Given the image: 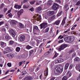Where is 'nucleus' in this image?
Returning a JSON list of instances; mask_svg holds the SVG:
<instances>
[{
    "instance_id": "bf43d9fd",
    "label": "nucleus",
    "mask_w": 80,
    "mask_h": 80,
    "mask_svg": "<svg viewBox=\"0 0 80 80\" xmlns=\"http://www.w3.org/2000/svg\"><path fill=\"white\" fill-rule=\"evenodd\" d=\"M49 53H50V52H48L46 53H45V54H44V55H48V54H49Z\"/></svg>"
},
{
    "instance_id": "4d7b16f0",
    "label": "nucleus",
    "mask_w": 80,
    "mask_h": 80,
    "mask_svg": "<svg viewBox=\"0 0 80 80\" xmlns=\"http://www.w3.org/2000/svg\"><path fill=\"white\" fill-rule=\"evenodd\" d=\"M38 70H40V69H39V67H38L35 70V71L36 72H37L38 71Z\"/></svg>"
},
{
    "instance_id": "c85d7f7f",
    "label": "nucleus",
    "mask_w": 80,
    "mask_h": 80,
    "mask_svg": "<svg viewBox=\"0 0 80 80\" xmlns=\"http://www.w3.org/2000/svg\"><path fill=\"white\" fill-rule=\"evenodd\" d=\"M5 38L6 39H10V38L8 36V34H7L5 36Z\"/></svg>"
},
{
    "instance_id": "338daca9",
    "label": "nucleus",
    "mask_w": 80,
    "mask_h": 80,
    "mask_svg": "<svg viewBox=\"0 0 80 80\" xmlns=\"http://www.w3.org/2000/svg\"><path fill=\"white\" fill-rule=\"evenodd\" d=\"M54 79H55V78L53 77V78H51L50 80H54Z\"/></svg>"
},
{
    "instance_id": "864d4df0",
    "label": "nucleus",
    "mask_w": 80,
    "mask_h": 80,
    "mask_svg": "<svg viewBox=\"0 0 80 80\" xmlns=\"http://www.w3.org/2000/svg\"><path fill=\"white\" fill-rule=\"evenodd\" d=\"M11 9H9L8 11V12L6 14V15H7L8 13H10V12H11Z\"/></svg>"
},
{
    "instance_id": "6ab92c4d",
    "label": "nucleus",
    "mask_w": 80,
    "mask_h": 80,
    "mask_svg": "<svg viewBox=\"0 0 80 80\" xmlns=\"http://www.w3.org/2000/svg\"><path fill=\"white\" fill-rule=\"evenodd\" d=\"M52 5V1H48L47 3L48 6H51Z\"/></svg>"
},
{
    "instance_id": "4468645a",
    "label": "nucleus",
    "mask_w": 80,
    "mask_h": 80,
    "mask_svg": "<svg viewBox=\"0 0 80 80\" xmlns=\"http://www.w3.org/2000/svg\"><path fill=\"white\" fill-rule=\"evenodd\" d=\"M7 57H8V58H12L14 57V55L12 54L9 53L7 54Z\"/></svg>"
},
{
    "instance_id": "052dcab7",
    "label": "nucleus",
    "mask_w": 80,
    "mask_h": 80,
    "mask_svg": "<svg viewBox=\"0 0 80 80\" xmlns=\"http://www.w3.org/2000/svg\"><path fill=\"white\" fill-rule=\"evenodd\" d=\"M77 80H80V74L79 75V77L77 78Z\"/></svg>"
},
{
    "instance_id": "5fc2aeb1",
    "label": "nucleus",
    "mask_w": 80,
    "mask_h": 80,
    "mask_svg": "<svg viewBox=\"0 0 80 80\" xmlns=\"http://www.w3.org/2000/svg\"><path fill=\"white\" fill-rule=\"evenodd\" d=\"M17 22V21H15V20H13L12 22V24H13L14 25H15V24H16V23Z\"/></svg>"
},
{
    "instance_id": "c03bdc74",
    "label": "nucleus",
    "mask_w": 80,
    "mask_h": 80,
    "mask_svg": "<svg viewBox=\"0 0 80 80\" xmlns=\"http://www.w3.org/2000/svg\"><path fill=\"white\" fill-rule=\"evenodd\" d=\"M74 60H80V58L78 57H76L74 59Z\"/></svg>"
},
{
    "instance_id": "2eb2a0df",
    "label": "nucleus",
    "mask_w": 80,
    "mask_h": 80,
    "mask_svg": "<svg viewBox=\"0 0 80 80\" xmlns=\"http://www.w3.org/2000/svg\"><path fill=\"white\" fill-rule=\"evenodd\" d=\"M33 32H35L36 30H38L39 29H38V27L37 26H35L33 27Z\"/></svg>"
},
{
    "instance_id": "423d86ee",
    "label": "nucleus",
    "mask_w": 80,
    "mask_h": 80,
    "mask_svg": "<svg viewBox=\"0 0 80 80\" xmlns=\"http://www.w3.org/2000/svg\"><path fill=\"white\" fill-rule=\"evenodd\" d=\"M55 14V12L53 11H48L47 12V15L48 16H52Z\"/></svg>"
},
{
    "instance_id": "49530a36",
    "label": "nucleus",
    "mask_w": 80,
    "mask_h": 80,
    "mask_svg": "<svg viewBox=\"0 0 80 80\" xmlns=\"http://www.w3.org/2000/svg\"><path fill=\"white\" fill-rule=\"evenodd\" d=\"M55 2H57L58 3H61V1H60V0H55Z\"/></svg>"
},
{
    "instance_id": "9b49d317",
    "label": "nucleus",
    "mask_w": 80,
    "mask_h": 80,
    "mask_svg": "<svg viewBox=\"0 0 80 80\" xmlns=\"http://www.w3.org/2000/svg\"><path fill=\"white\" fill-rule=\"evenodd\" d=\"M25 37L24 35H22L20 36L19 40L20 42H23L25 40Z\"/></svg>"
},
{
    "instance_id": "e2e57ef3",
    "label": "nucleus",
    "mask_w": 80,
    "mask_h": 80,
    "mask_svg": "<svg viewBox=\"0 0 80 80\" xmlns=\"http://www.w3.org/2000/svg\"><path fill=\"white\" fill-rule=\"evenodd\" d=\"M72 67H73V65H70L69 67V69H71V68H72Z\"/></svg>"
},
{
    "instance_id": "39448f33",
    "label": "nucleus",
    "mask_w": 80,
    "mask_h": 80,
    "mask_svg": "<svg viewBox=\"0 0 80 80\" xmlns=\"http://www.w3.org/2000/svg\"><path fill=\"white\" fill-rule=\"evenodd\" d=\"M10 34L12 35L13 37H15L16 34H15V31H14V30H13V29H12L10 31Z\"/></svg>"
},
{
    "instance_id": "a878e982",
    "label": "nucleus",
    "mask_w": 80,
    "mask_h": 80,
    "mask_svg": "<svg viewBox=\"0 0 80 80\" xmlns=\"http://www.w3.org/2000/svg\"><path fill=\"white\" fill-rule=\"evenodd\" d=\"M68 66H69V63H67L65 67V70H67V69L68 68Z\"/></svg>"
},
{
    "instance_id": "de8ad7c7",
    "label": "nucleus",
    "mask_w": 80,
    "mask_h": 80,
    "mask_svg": "<svg viewBox=\"0 0 80 80\" xmlns=\"http://www.w3.org/2000/svg\"><path fill=\"white\" fill-rule=\"evenodd\" d=\"M3 53H4V54H7V53L9 52L5 51H3Z\"/></svg>"
},
{
    "instance_id": "7c9ffc66",
    "label": "nucleus",
    "mask_w": 80,
    "mask_h": 80,
    "mask_svg": "<svg viewBox=\"0 0 80 80\" xmlns=\"http://www.w3.org/2000/svg\"><path fill=\"white\" fill-rule=\"evenodd\" d=\"M36 0H34L33 1H31L30 2V3L31 4V5H34L35 3V2H36Z\"/></svg>"
},
{
    "instance_id": "09e8293b",
    "label": "nucleus",
    "mask_w": 80,
    "mask_h": 80,
    "mask_svg": "<svg viewBox=\"0 0 80 80\" xmlns=\"http://www.w3.org/2000/svg\"><path fill=\"white\" fill-rule=\"evenodd\" d=\"M80 5V1H78L76 3V5H77V6H78V5Z\"/></svg>"
},
{
    "instance_id": "6e6552de",
    "label": "nucleus",
    "mask_w": 80,
    "mask_h": 80,
    "mask_svg": "<svg viewBox=\"0 0 80 80\" xmlns=\"http://www.w3.org/2000/svg\"><path fill=\"white\" fill-rule=\"evenodd\" d=\"M0 45L2 48H4L5 47L7 46V44L6 43L1 41L0 42Z\"/></svg>"
},
{
    "instance_id": "5701e85b",
    "label": "nucleus",
    "mask_w": 80,
    "mask_h": 80,
    "mask_svg": "<svg viewBox=\"0 0 80 80\" xmlns=\"http://www.w3.org/2000/svg\"><path fill=\"white\" fill-rule=\"evenodd\" d=\"M76 68L77 70H79L80 68V65L78 64H77L76 67Z\"/></svg>"
},
{
    "instance_id": "a211bd4d",
    "label": "nucleus",
    "mask_w": 80,
    "mask_h": 80,
    "mask_svg": "<svg viewBox=\"0 0 80 80\" xmlns=\"http://www.w3.org/2000/svg\"><path fill=\"white\" fill-rule=\"evenodd\" d=\"M32 78L30 76H28L26 77L24 79V80H31Z\"/></svg>"
},
{
    "instance_id": "69168bd1",
    "label": "nucleus",
    "mask_w": 80,
    "mask_h": 80,
    "mask_svg": "<svg viewBox=\"0 0 80 80\" xmlns=\"http://www.w3.org/2000/svg\"><path fill=\"white\" fill-rule=\"evenodd\" d=\"M76 55V54L75 53H73L72 54V57H75Z\"/></svg>"
},
{
    "instance_id": "9d476101",
    "label": "nucleus",
    "mask_w": 80,
    "mask_h": 80,
    "mask_svg": "<svg viewBox=\"0 0 80 80\" xmlns=\"http://www.w3.org/2000/svg\"><path fill=\"white\" fill-rule=\"evenodd\" d=\"M4 50H6V51H7L8 53H10L11 52H12V50L11 49V48L10 47H7L6 48L4 49Z\"/></svg>"
},
{
    "instance_id": "37998d69",
    "label": "nucleus",
    "mask_w": 80,
    "mask_h": 80,
    "mask_svg": "<svg viewBox=\"0 0 80 80\" xmlns=\"http://www.w3.org/2000/svg\"><path fill=\"white\" fill-rule=\"evenodd\" d=\"M70 29H68V30L64 31V33H67V32H70Z\"/></svg>"
},
{
    "instance_id": "603ef678",
    "label": "nucleus",
    "mask_w": 80,
    "mask_h": 80,
    "mask_svg": "<svg viewBox=\"0 0 80 80\" xmlns=\"http://www.w3.org/2000/svg\"><path fill=\"white\" fill-rule=\"evenodd\" d=\"M4 24V21H1L0 22V26L2 25H3Z\"/></svg>"
},
{
    "instance_id": "2f4dec72",
    "label": "nucleus",
    "mask_w": 80,
    "mask_h": 80,
    "mask_svg": "<svg viewBox=\"0 0 80 80\" xmlns=\"http://www.w3.org/2000/svg\"><path fill=\"white\" fill-rule=\"evenodd\" d=\"M62 11L59 12L57 14V16L59 17V16H60V15H62Z\"/></svg>"
},
{
    "instance_id": "a18cd8bd",
    "label": "nucleus",
    "mask_w": 80,
    "mask_h": 80,
    "mask_svg": "<svg viewBox=\"0 0 80 80\" xmlns=\"http://www.w3.org/2000/svg\"><path fill=\"white\" fill-rule=\"evenodd\" d=\"M62 42H63V39L60 40L58 42L59 43H62Z\"/></svg>"
},
{
    "instance_id": "cd10ccee",
    "label": "nucleus",
    "mask_w": 80,
    "mask_h": 80,
    "mask_svg": "<svg viewBox=\"0 0 80 80\" xmlns=\"http://www.w3.org/2000/svg\"><path fill=\"white\" fill-rule=\"evenodd\" d=\"M56 62L57 63H62V62H63V61L62 60H56Z\"/></svg>"
},
{
    "instance_id": "6e6d98bb",
    "label": "nucleus",
    "mask_w": 80,
    "mask_h": 80,
    "mask_svg": "<svg viewBox=\"0 0 80 80\" xmlns=\"http://www.w3.org/2000/svg\"><path fill=\"white\" fill-rule=\"evenodd\" d=\"M29 10H30L31 11V12H33V11L34 10L33 8H32Z\"/></svg>"
},
{
    "instance_id": "20e7f679",
    "label": "nucleus",
    "mask_w": 80,
    "mask_h": 80,
    "mask_svg": "<svg viewBox=\"0 0 80 80\" xmlns=\"http://www.w3.org/2000/svg\"><path fill=\"white\" fill-rule=\"evenodd\" d=\"M48 25L47 23L46 22H44L41 23L40 25L41 27V29H42V28L45 29L47 27Z\"/></svg>"
},
{
    "instance_id": "ea45409f",
    "label": "nucleus",
    "mask_w": 80,
    "mask_h": 80,
    "mask_svg": "<svg viewBox=\"0 0 80 80\" xmlns=\"http://www.w3.org/2000/svg\"><path fill=\"white\" fill-rule=\"evenodd\" d=\"M23 67L24 70H25V69L24 68H25L27 67V64H25V63H24L23 65Z\"/></svg>"
},
{
    "instance_id": "412c9836",
    "label": "nucleus",
    "mask_w": 80,
    "mask_h": 80,
    "mask_svg": "<svg viewBox=\"0 0 80 80\" xmlns=\"http://www.w3.org/2000/svg\"><path fill=\"white\" fill-rule=\"evenodd\" d=\"M19 28H23V27H24V26L22 23H19Z\"/></svg>"
},
{
    "instance_id": "f8f14e48",
    "label": "nucleus",
    "mask_w": 80,
    "mask_h": 80,
    "mask_svg": "<svg viewBox=\"0 0 80 80\" xmlns=\"http://www.w3.org/2000/svg\"><path fill=\"white\" fill-rule=\"evenodd\" d=\"M55 15H54L51 17L49 18V20L50 22H52L53 20H54L55 18L56 17Z\"/></svg>"
},
{
    "instance_id": "c756f323",
    "label": "nucleus",
    "mask_w": 80,
    "mask_h": 80,
    "mask_svg": "<svg viewBox=\"0 0 80 80\" xmlns=\"http://www.w3.org/2000/svg\"><path fill=\"white\" fill-rule=\"evenodd\" d=\"M67 77L66 76H65L64 77H63L62 78V80H67Z\"/></svg>"
},
{
    "instance_id": "79ce46f5",
    "label": "nucleus",
    "mask_w": 80,
    "mask_h": 80,
    "mask_svg": "<svg viewBox=\"0 0 80 80\" xmlns=\"http://www.w3.org/2000/svg\"><path fill=\"white\" fill-rule=\"evenodd\" d=\"M58 55V53H57V52H56L55 55L54 56V58H56V57H57V55Z\"/></svg>"
},
{
    "instance_id": "393cba45",
    "label": "nucleus",
    "mask_w": 80,
    "mask_h": 80,
    "mask_svg": "<svg viewBox=\"0 0 80 80\" xmlns=\"http://www.w3.org/2000/svg\"><path fill=\"white\" fill-rule=\"evenodd\" d=\"M64 40L65 42H68L69 40V37H65L64 38Z\"/></svg>"
},
{
    "instance_id": "13d9d810",
    "label": "nucleus",
    "mask_w": 80,
    "mask_h": 80,
    "mask_svg": "<svg viewBox=\"0 0 80 80\" xmlns=\"http://www.w3.org/2000/svg\"><path fill=\"white\" fill-rule=\"evenodd\" d=\"M8 16H9V17H11L12 18V14H11V13H10L9 14H8Z\"/></svg>"
},
{
    "instance_id": "72a5a7b5",
    "label": "nucleus",
    "mask_w": 80,
    "mask_h": 80,
    "mask_svg": "<svg viewBox=\"0 0 80 80\" xmlns=\"http://www.w3.org/2000/svg\"><path fill=\"white\" fill-rule=\"evenodd\" d=\"M29 7V5H24L23 6V8H28Z\"/></svg>"
},
{
    "instance_id": "dca6fc26",
    "label": "nucleus",
    "mask_w": 80,
    "mask_h": 80,
    "mask_svg": "<svg viewBox=\"0 0 80 80\" xmlns=\"http://www.w3.org/2000/svg\"><path fill=\"white\" fill-rule=\"evenodd\" d=\"M14 8L16 9H20L21 8V6H18L17 4H15L14 6Z\"/></svg>"
},
{
    "instance_id": "bb28decb",
    "label": "nucleus",
    "mask_w": 80,
    "mask_h": 80,
    "mask_svg": "<svg viewBox=\"0 0 80 80\" xmlns=\"http://www.w3.org/2000/svg\"><path fill=\"white\" fill-rule=\"evenodd\" d=\"M20 48L19 47H17L16 49V51L17 52H20Z\"/></svg>"
},
{
    "instance_id": "e433bc0d",
    "label": "nucleus",
    "mask_w": 80,
    "mask_h": 80,
    "mask_svg": "<svg viewBox=\"0 0 80 80\" xmlns=\"http://www.w3.org/2000/svg\"><path fill=\"white\" fill-rule=\"evenodd\" d=\"M13 43H14V41H10L9 42V44H10V45H13Z\"/></svg>"
},
{
    "instance_id": "a19ab883",
    "label": "nucleus",
    "mask_w": 80,
    "mask_h": 80,
    "mask_svg": "<svg viewBox=\"0 0 80 80\" xmlns=\"http://www.w3.org/2000/svg\"><path fill=\"white\" fill-rule=\"evenodd\" d=\"M49 30V28L48 27L45 30V33H47L48 32Z\"/></svg>"
},
{
    "instance_id": "f704fd0d",
    "label": "nucleus",
    "mask_w": 80,
    "mask_h": 80,
    "mask_svg": "<svg viewBox=\"0 0 80 80\" xmlns=\"http://www.w3.org/2000/svg\"><path fill=\"white\" fill-rule=\"evenodd\" d=\"M29 71L30 72H33V71H34V68H30L29 70Z\"/></svg>"
},
{
    "instance_id": "4c0bfd02",
    "label": "nucleus",
    "mask_w": 80,
    "mask_h": 80,
    "mask_svg": "<svg viewBox=\"0 0 80 80\" xmlns=\"http://www.w3.org/2000/svg\"><path fill=\"white\" fill-rule=\"evenodd\" d=\"M8 9L7 8H4L3 9V11L4 13H5V12H6V11H7Z\"/></svg>"
},
{
    "instance_id": "1a4fd4ad",
    "label": "nucleus",
    "mask_w": 80,
    "mask_h": 80,
    "mask_svg": "<svg viewBox=\"0 0 80 80\" xmlns=\"http://www.w3.org/2000/svg\"><path fill=\"white\" fill-rule=\"evenodd\" d=\"M75 39V38L73 36H71V37H69V42L70 43L72 42Z\"/></svg>"
},
{
    "instance_id": "c9c22d12",
    "label": "nucleus",
    "mask_w": 80,
    "mask_h": 80,
    "mask_svg": "<svg viewBox=\"0 0 80 80\" xmlns=\"http://www.w3.org/2000/svg\"><path fill=\"white\" fill-rule=\"evenodd\" d=\"M73 52H74V49L72 48L69 51V53H71Z\"/></svg>"
},
{
    "instance_id": "ddd939ff",
    "label": "nucleus",
    "mask_w": 80,
    "mask_h": 80,
    "mask_svg": "<svg viewBox=\"0 0 80 80\" xmlns=\"http://www.w3.org/2000/svg\"><path fill=\"white\" fill-rule=\"evenodd\" d=\"M60 20H57L54 22L53 23V25H59V24H60Z\"/></svg>"
},
{
    "instance_id": "0e129e2a",
    "label": "nucleus",
    "mask_w": 80,
    "mask_h": 80,
    "mask_svg": "<svg viewBox=\"0 0 80 80\" xmlns=\"http://www.w3.org/2000/svg\"><path fill=\"white\" fill-rule=\"evenodd\" d=\"M39 20H42V18L41 17V15H39Z\"/></svg>"
},
{
    "instance_id": "f03ea898",
    "label": "nucleus",
    "mask_w": 80,
    "mask_h": 80,
    "mask_svg": "<svg viewBox=\"0 0 80 80\" xmlns=\"http://www.w3.org/2000/svg\"><path fill=\"white\" fill-rule=\"evenodd\" d=\"M68 45L67 44H62L61 45L59 46V48H58V50L59 52H60L62 50H63L64 48H65L66 47H67Z\"/></svg>"
},
{
    "instance_id": "4be33fe9",
    "label": "nucleus",
    "mask_w": 80,
    "mask_h": 80,
    "mask_svg": "<svg viewBox=\"0 0 80 80\" xmlns=\"http://www.w3.org/2000/svg\"><path fill=\"white\" fill-rule=\"evenodd\" d=\"M41 10H42V8H41V7H38L36 9V12H39Z\"/></svg>"
},
{
    "instance_id": "f257e3e1",
    "label": "nucleus",
    "mask_w": 80,
    "mask_h": 80,
    "mask_svg": "<svg viewBox=\"0 0 80 80\" xmlns=\"http://www.w3.org/2000/svg\"><path fill=\"white\" fill-rule=\"evenodd\" d=\"M57 69L54 71V73L55 74H58L60 72H62L63 68L62 65H59L57 67Z\"/></svg>"
},
{
    "instance_id": "f3484780",
    "label": "nucleus",
    "mask_w": 80,
    "mask_h": 80,
    "mask_svg": "<svg viewBox=\"0 0 80 80\" xmlns=\"http://www.w3.org/2000/svg\"><path fill=\"white\" fill-rule=\"evenodd\" d=\"M66 18H67L66 17H65L63 18V20L62 22L61 23V25H65V20H66Z\"/></svg>"
},
{
    "instance_id": "473e14b6",
    "label": "nucleus",
    "mask_w": 80,
    "mask_h": 80,
    "mask_svg": "<svg viewBox=\"0 0 80 80\" xmlns=\"http://www.w3.org/2000/svg\"><path fill=\"white\" fill-rule=\"evenodd\" d=\"M32 47L29 46V45H28L27 47H26V48L28 50H30V48H32Z\"/></svg>"
},
{
    "instance_id": "7ed1b4c3",
    "label": "nucleus",
    "mask_w": 80,
    "mask_h": 80,
    "mask_svg": "<svg viewBox=\"0 0 80 80\" xmlns=\"http://www.w3.org/2000/svg\"><path fill=\"white\" fill-rule=\"evenodd\" d=\"M58 7H59L58 4H57V3H55L52 6V9L53 10L56 11L57 9H58Z\"/></svg>"
},
{
    "instance_id": "774afa93",
    "label": "nucleus",
    "mask_w": 80,
    "mask_h": 80,
    "mask_svg": "<svg viewBox=\"0 0 80 80\" xmlns=\"http://www.w3.org/2000/svg\"><path fill=\"white\" fill-rule=\"evenodd\" d=\"M75 27L73 26L71 28V30H74V29H75Z\"/></svg>"
},
{
    "instance_id": "680f3d73",
    "label": "nucleus",
    "mask_w": 80,
    "mask_h": 80,
    "mask_svg": "<svg viewBox=\"0 0 80 80\" xmlns=\"http://www.w3.org/2000/svg\"><path fill=\"white\" fill-rule=\"evenodd\" d=\"M3 17V14H0V18H2Z\"/></svg>"
},
{
    "instance_id": "3c124183",
    "label": "nucleus",
    "mask_w": 80,
    "mask_h": 80,
    "mask_svg": "<svg viewBox=\"0 0 80 80\" xmlns=\"http://www.w3.org/2000/svg\"><path fill=\"white\" fill-rule=\"evenodd\" d=\"M22 73V75H25L27 73V72L25 71H23Z\"/></svg>"
},
{
    "instance_id": "58836bf2",
    "label": "nucleus",
    "mask_w": 80,
    "mask_h": 80,
    "mask_svg": "<svg viewBox=\"0 0 80 80\" xmlns=\"http://www.w3.org/2000/svg\"><path fill=\"white\" fill-rule=\"evenodd\" d=\"M34 51L33 50H31L29 51L30 53L29 55H31L32 53H33V52Z\"/></svg>"
},
{
    "instance_id": "0eeeda50",
    "label": "nucleus",
    "mask_w": 80,
    "mask_h": 80,
    "mask_svg": "<svg viewBox=\"0 0 80 80\" xmlns=\"http://www.w3.org/2000/svg\"><path fill=\"white\" fill-rule=\"evenodd\" d=\"M18 17V18H20V16L23 13V9H21L18 11L17 13Z\"/></svg>"
},
{
    "instance_id": "aec40b11",
    "label": "nucleus",
    "mask_w": 80,
    "mask_h": 80,
    "mask_svg": "<svg viewBox=\"0 0 80 80\" xmlns=\"http://www.w3.org/2000/svg\"><path fill=\"white\" fill-rule=\"evenodd\" d=\"M25 62V61H22L21 62H19L18 64H19V66H22V64L24 63Z\"/></svg>"
},
{
    "instance_id": "8fccbe9b",
    "label": "nucleus",
    "mask_w": 80,
    "mask_h": 80,
    "mask_svg": "<svg viewBox=\"0 0 80 80\" xmlns=\"http://www.w3.org/2000/svg\"><path fill=\"white\" fill-rule=\"evenodd\" d=\"M7 65L8 67H10L12 66V64H11V63H8L7 64Z\"/></svg>"
},
{
    "instance_id": "b1692460",
    "label": "nucleus",
    "mask_w": 80,
    "mask_h": 80,
    "mask_svg": "<svg viewBox=\"0 0 80 80\" xmlns=\"http://www.w3.org/2000/svg\"><path fill=\"white\" fill-rule=\"evenodd\" d=\"M48 70L47 69H46L44 72V75H45V76H46V77H47V76L48 75Z\"/></svg>"
}]
</instances>
